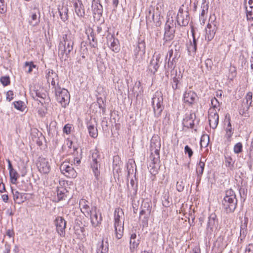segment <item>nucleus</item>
<instances>
[{"label":"nucleus","mask_w":253,"mask_h":253,"mask_svg":"<svg viewBox=\"0 0 253 253\" xmlns=\"http://www.w3.org/2000/svg\"><path fill=\"white\" fill-rule=\"evenodd\" d=\"M54 92L57 101L61 104V106L64 108L69 104L70 102V95L68 90L64 88H61L53 90Z\"/></svg>","instance_id":"5"},{"label":"nucleus","mask_w":253,"mask_h":253,"mask_svg":"<svg viewBox=\"0 0 253 253\" xmlns=\"http://www.w3.org/2000/svg\"><path fill=\"white\" fill-rule=\"evenodd\" d=\"M101 158L99 152L96 149L93 151L90 158L91 169L96 180H99L100 178V163Z\"/></svg>","instance_id":"3"},{"label":"nucleus","mask_w":253,"mask_h":253,"mask_svg":"<svg viewBox=\"0 0 253 253\" xmlns=\"http://www.w3.org/2000/svg\"><path fill=\"white\" fill-rule=\"evenodd\" d=\"M217 27L216 22L213 21L210 23H208L206 28V39L208 41H211L214 38L216 33Z\"/></svg>","instance_id":"11"},{"label":"nucleus","mask_w":253,"mask_h":253,"mask_svg":"<svg viewBox=\"0 0 253 253\" xmlns=\"http://www.w3.org/2000/svg\"><path fill=\"white\" fill-rule=\"evenodd\" d=\"M179 83V80L178 78L176 76L172 78V81L171 82L172 88L174 90L179 88L178 84Z\"/></svg>","instance_id":"45"},{"label":"nucleus","mask_w":253,"mask_h":253,"mask_svg":"<svg viewBox=\"0 0 253 253\" xmlns=\"http://www.w3.org/2000/svg\"><path fill=\"white\" fill-rule=\"evenodd\" d=\"M163 205L165 207H169L170 205V203L169 201V196L168 193H165L162 198Z\"/></svg>","instance_id":"44"},{"label":"nucleus","mask_w":253,"mask_h":253,"mask_svg":"<svg viewBox=\"0 0 253 253\" xmlns=\"http://www.w3.org/2000/svg\"><path fill=\"white\" fill-rule=\"evenodd\" d=\"M58 10L61 19L64 22L67 21L68 19V8L67 6L59 5L58 7Z\"/></svg>","instance_id":"26"},{"label":"nucleus","mask_w":253,"mask_h":253,"mask_svg":"<svg viewBox=\"0 0 253 253\" xmlns=\"http://www.w3.org/2000/svg\"><path fill=\"white\" fill-rule=\"evenodd\" d=\"M68 191L64 187L58 188L57 190V197L59 201L65 200L67 196Z\"/></svg>","instance_id":"34"},{"label":"nucleus","mask_w":253,"mask_h":253,"mask_svg":"<svg viewBox=\"0 0 253 253\" xmlns=\"http://www.w3.org/2000/svg\"><path fill=\"white\" fill-rule=\"evenodd\" d=\"M189 14L187 11H185L184 14H177L176 21L180 26H187L189 22Z\"/></svg>","instance_id":"18"},{"label":"nucleus","mask_w":253,"mask_h":253,"mask_svg":"<svg viewBox=\"0 0 253 253\" xmlns=\"http://www.w3.org/2000/svg\"><path fill=\"white\" fill-rule=\"evenodd\" d=\"M154 16H155V14H154V10L153 9V10L149 9L148 10V12L146 13V16L147 23L148 22V21H151V20L154 21Z\"/></svg>","instance_id":"49"},{"label":"nucleus","mask_w":253,"mask_h":253,"mask_svg":"<svg viewBox=\"0 0 253 253\" xmlns=\"http://www.w3.org/2000/svg\"><path fill=\"white\" fill-rule=\"evenodd\" d=\"M192 32L193 38V41L192 42L190 41L189 43L187 45V50L189 55H191L192 53L194 54L197 50V41L193 30L192 31Z\"/></svg>","instance_id":"25"},{"label":"nucleus","mask_w":253,"mask_h":253,"mask_svg":"<svg viewBox=\"0 0 253 253\" xmlns=\"http://www.w3.org/2000/svg\"><path fill=\"white\" fill-rule=\"evenodd\" d=\"M251 106V103L246 104L243 103L240 109L239 110V114L243 116L245 118H248L250 117L249 109Z\"/></svg>","instance_id":"29"},{"label":"nucleus","mask_w":253,"mask_h":253,"mask_svg":"<svg viewBox=\"0 0 253 253\" xmlns=\"http://www.w3.org/2000/svg\"><path fill=\"white\" fill-rule=\"evenodd\" d=\"M205 166V163L204 162V161H203L202 160V159H201L198 166H197V169H196L197 176H198V178H199V181H200L201 176L203 173Z\"/></svg>","instance_id":"36"},{"label":"nucleus","mask_w":253,"mask_h":253,"mask_svg":"<svg viewBox=\"0 0 253 253\" xmlns=\"http://www.w3.org/2000/svg\"><path fill=\"white\" fill-rule=\"evenodd\" d=\"M244 253H253V244H250L247 246Z\"/></svg>","instance_id":"59"},{"label":"nucleus","mask_w":253,"mask_h":253,"mask_svg":"<svg viewBox=\"0 0 253 253\" xmlns=\"http://www.w3.org/2000/svg\"><path fill=\"white\" fill-rule=\"evenodd\" d=\"M30 17L31 19L29 20V23L31 26H35L40 23V15L39 13L37 14L36 12H31Z\"/></svg>","instance_id":"31"},{"label":"nucleus","mask_w":253,"mask_h":253,"mask_svg":"<svg viewBox=\"0 0 253 253\" xmlns=\"http://www.w3.org/2000/svg\"><path fill=\"white\" fill-rule=\"evenodd\" d=\"M209 142V137L207 135H203L201 139L200 144L202 147H207Z\"/></svg>","instance_id":"43"},{"label":"nucleus","mask_w":253,"mask_h":253,"mask_svg":"<svg viewBox=\"0 0 253 253\" xmlns=\"http://www.w3.org/2000/svg\"><path fill=\"white\" fill-rule=\"evenodd\" d=\"M237 205V199L234 191L232 189L225 191V196L222 200V207L227 213L233 212Z\"/></svg>","instance_id":"2"},{"label":"nucleus","mask_w":253,"mask_h":253,"mask_svg":"<svg viewBox=\"0 0 253 253\" xmlns=\"http://www.w3.org/2000/svg\"><path fill=\"white\" fill-rule=\"evenodd\" d=\"M152 141H153V140ZM160 146L161 145L159 142H158V145H157L155 143L153 142V141H151V147L152 148V150H153L154 148L155 149L154 152L155 154L158 156L159 155V149L160 148Z\"/></svg>","instance_id":"47"},{"label":"nucleus","mask_w":253,"mask_h":253,"mask_svg":"<svg viewBox=\"0 0 253 253\" xmlns=\"http://www.w3.org/2000/svg\"><path fill=\"white\" fill-rule=\"evenodd\" d=\"M13 93L11 90H8L6 93V99L10 101L13 99Z\"/></svg>","instance_id":"64"},{"label":"nucleus","mask_w":253,"mask_h":253,"mask_svg":"<svg viewBox=\"0 0 253 253\" xmlns=\"http://www.w3.org/2000/svg\"><path fill=\"white\" fill-rule=\"evenodd\" d=\"M109 41L111 42L110 48L114 52L117 53L120 50L119 42L117 39H116L114 36H111L109 39Z\"/></svg>","instance_id":"28"},{"label":"nucleus","mask_w":253,"mask_h":253,"mask_svg":"<svg viewBox=\"0 0 253 253\" xmlns=\"http://www.w3.org/2000/svg\"><path fill=\"white\" fill-rule=\"evenodd\" d=\"M71 128H72L71 125L69 124L66 125L63 128L64 133H65L67 134H69L71 132Z\"/></svg>","instance_id":"57"},{"label":"nucleus","mask_w":253,"mask_h":253,"mask_svg":"<svg viewBox=\"0 0 253 253\" xmlns=\"http://www.w3.org/2000/svg\"><path fill=\"white\" fill-rule=\"evenodd\" d=\"M211 104L213 107L212 109H215V108L217 107V105H218L219 102L215 97H213L211 99Z\"/></svg>","instance_id":"62"},{"label":"nucleus","mask_w":253,"mask_h":253,"mask_svg":"<svg viewBox=\"0 0 253 253\" xmlns=\"http://www.w3.org/2000/svg\"><path fill=\"white\" fill-rule=\"evenodd\" d=\"M161 55L160 53L155 52L148 65V69L151 73L154 74L159 69L162 62L161 60Z\"/></svg>","instance_id":"8"},{"label":"nucleus","mask_w":253,"mask_h":253,"mask_svg":"<svg viewBox=\"0 0 253 253\" xmlns=\"http://www.w3.org/2000/svg\"><path fill=\"white\" fill-rule=\"evenodd\" d=\"M89 216L91 220V223L93 227H96L101 223L102 221V216L101 213L96 211V207H93L91 208Z\"/></svg>","instance_id":"12"},{"label":"nucleus","mask_w":253,"mask_h":253,"mask_svg":"<svg viewBox=\"0 0 253 253\" xmlns=\"http://www.w3.org/2000/svg\"><path fill=\"white\" fill-rule=\"evenodd\" d=\"M30 93L32 98L36 100L39 101L42 103L39 99H44L46 97V94L42 92L40 90L37 89L35 86H30Z\"/></svg>","instance_id":"15"},{"label":"nucleus","mask_w":253,"mask_h":253,"mask_svg":"<svg viewBox=\"0 0 253 253\" xmlns=\"http://www.w3.org/2000/svg\"><path fill=\"white\" fill-rule=\"evenodd\" d=\"M152 106L155 116L159 117L164 109L163 95L161 91H157L152 98Z\"/></svg>","instance_id":"4"},{"label":"nucleus","mask_w":253,"mask_h":253,"mask_svg":"<svg viewBox=\"0 0 253 253\" xmlns=\"http://www.w3.org/2000/svg\"><path fill=\"white\" fill-rule=\"evenodd\" d=\"M14 107L19 110H22L23 102L21 101H16L13 103Z\"/></svg>","instance_id":"54"},{"label":"nucleus","mask_w":253,"mask_h":253,"mask_svg":"<svg viewBox=\"0 0 253 253\" xmlns=\"http://www.w3.org/2000/svg\"><path fill=\"white\" fill-rule=\"evenodd\" d=\"M0 11L1 13L5 11V3L4 0H0Z\"/></svg>","instance_id":"61"},{"label":"nucleus","mask_w":253,"mask_h":253,"mask_svg":"<svg viewBox=\"0 0 253 253\" xmlns=\"http://www.w3.org/2000/svg\"><path fill=\"white\" fill-rule=\"evenodd\" d=\"M184 183L183 180L178 181L176 183V189L178 192H182L184 190Z\"/></svg>","instance_id":"52"},{"label":"nucleus","mask_w":253,"mask_h":253,"mask_svg":"<svg viewBox=\"0 0 253 253\" xmlns=\"http://www.w3.org/2000/svg\"><path fill=\"white\" fill-rule=\"evenodd\" d=\"M39 171L41 173L47 174L50 170V166L49 163L45 159H42L38 166Z\"/></svg>","instance_id":"19"},{"label":"nucleus","mask_w":253,"mask_h":253,"mask_svg":"<svg viewBox=\"0 0 253 253\" xmlns=\"http://www.w3.org/2000/svg\"><path fill=\"white\" fill-rule=\"evenodd\" d=\"M165 30L164 40L166 42L172 40L174 37V29L170 26L169 21L166 23Z\"/></svg>","instance_id":"16"},{"label":"nucleus","mask_w":253,"mask_h":253,"mask_svg":"<svg viewBox=\"0 0 253 253\" xmlns=\"http://www.w3.org/2000/svg\"><path fill=\"white\" fill-rule=\"evenodd\" d=\"M61 172L69 178H75L77 172L67 162H63L60 167Z\"/></svg>","instance_id":"9"},{"label":"nucleus","mask_w":253,"mask_h":253,"mask_svg":"<svg viewBox=\"0 0 253 253\" xmlns=\"http://www.w3.org/2000/svg\"><path fill=\"white\" fill-rule=\"evenodd\" d=\"M168 56L169 58L168 61V67L170 69H174L175 67L174 65L175 64L176 60H174V59H172V58L173 57V51L172 49H170L168 51L167 56L166 57V61H167Z\"/></svg>","instance_id":"30"},{"label":"nucleus","mask_w":253,"mask_h":253,"mask_svg":"<svg viewBox=\"0 0 253 253\" xmlns=\"http://www.w3.org/2000/svg\"><path fill=\"white\" fill-rule=\"evenodd\" d=\"M2 252H0V253H9L10 251V246L6 243L3 248H2Z\"/></svg>","instance_id":"58"},{"label":"nucleus","mask_w":253,"mask_h":253,"mask_svg":"<svg viewBox=\"0 0 253 253\" xmlns=\"http://www.w3.org/2000/svg\"><path fill=\"white\" fill-rule=\"evenodd\" d=\"M183 124L185 127L188 128H193L194 126V121L190 118H186L184 119Z\"/></svg>","instance_id":"41"},{"label":"nucleus","mask_w":253,"mask_h":253,"mask_svg":"<svg viewBox=\"0 0 253 253\" xmlns=\"http://www.w3.org/2000/svg\"><path fill=\"white\" fill-rule=\"evenodd\" d=\"M202 12L201 13V17H204L206 14L207 13L209 9V2L207 0H203L201 5Z\"/></svg>","instance_id":"37"},{"label":"nucleus","mask_w":253,"mask_h":253,"mask_svg":"<svg viewBox=\"0 0 253 253\" xmlns=\"http://www.w3.org/2000/svg\"><path fill=\"white\" fill-rule=\"evenodd\" d=\"M219 120V116L216 110L210 109L209 111V122L210 127L213 129L216 128Z\"/></svg>","instance_id":"13"},{"label":"nucleus","mask_w":253,"mask_h":253,"mask_svg":"<svg viewBox=\"0 0 253 253\" xmlns=\"http://www.w3.org/2000/svg\"><path fill=\"white\" fill-rule=\"evenodd\" d=\"M36 65L33 62H26L24 66V70L27 73H31L33 68H36Z\"/></svg>","instance_id":"38"},{"label":"nucleus","mask_w":253,"mask_h":253,"mask_svg":"<svg viewBox=\"0 0 253 253\" xmlns=\"http://www.w3.org/2000/svg\"><path fill=\"white\" fill-rule=\"evenodd\" d=\"M9 176L11 182L12 184H16L19 176L18 172L15 169H13L9 171Z\"/></svg>","instance_id":"39"},{"label":"nucleus","mask_w":253,"mask_h":253,"mask_svg":"<svg viewBox=\"0 0 253 253\" xmlns=\"http://www.w3.org/2000/svg\"><path fill=\"white\" fill-rule=\"evenodd\" d=\"M80 208L82 212L86 216L89 215L91 210L90 209L89 202L85 199H82L79 203Z\"/></svg>","instance_id":"21"},{"label":"nucleus","mask_w":253,"mask_h":253,"mask_svg":"<svg viewBox=\"0 0 253 253\" xmlns=\"http://www.w3.org/2000/svg\"><path fill=\"white\" fill-rule=\"evenodd\" d=\"M13 196V200L14 202L18 204L23 203L26 199L25 196L26 194L20 193L18 191L15 190L11 188Z\"/></svg>","instance_id":"20"},{"label":"nucleus","mask_w":253,"mask_h":253,"mask_svg":"<svg viewBox=\"0 0 253 253\" xmlns=\"http://www.w3.org/2000/svg\"><path fill=\"white\" fill-rule=\"evenodd\" d=\"M55 222L57 232L61 237H64L65 235V229L66 228V222L62 217H57Z\"/></svg>","instance_id":"14"},{"label":"nucleus","mask_w":253,"mask_h":253,"mask_svg":"<svg viewBox=\"0 0 253 253\" xmlns=\"http://www.w3.org/2000/svg\"><path fill=\"white\" fill-rule=\"evenodd\" d=\"M87 128L89 135L93 138H96L98 136V130L91 123H88L87 124Z\"/></svg>","instance_id":"33"},{"label":"nucleus","mask_w":253,"mask_h":253,"mask_svg":"<svg viewBox=\"0 0 253 253\" xmlns=\"http://www.w3.org/2000/svg\"><path fill=\"white\" fill-rule=\"evenodd\" d=\"M225 118L228 120V124L226 128V135L227 140L229 142L231 141V137L233 134V130L232 128V126L230 122V117L229 114H227L225 116Z\"/></svg>","instance_id":"27"},{"label":"nucleus","mask_w":253,"mask_h":253,"mask_svg":"<svg viewBox=\"0 0 253 253\" xmlns=\"http://www.w3.org/2000/svg\"><path fill=\"white\" fill-rule=\"evenodd\" d=\"M197 99V94L193 91L186 90L184 93V103L188 106H192L196 102Z\"/></svg>","instance_id":"10"},{"label":"nucleus","mask_w":253,"mask_h":253,"mask_svg":"<svg viewBox=\"0 0 253 253\" xmlns=\"http://www.w3.org/2000/svg\"><path fill=\"white\" fill-rule=\"evenodd\" d=\"M153 162H151L149 164V168H150V172L152 174H155L157 172V168L155 166V163L154 162V159L152 160Z\"/></svg>","instance_id":"50"},{"label":"nucleus","mask_w":253,"mask_h":253,"mask_svg":"<svg viewBox=\"0 0 253 253\" xmlns=\"http://www.w3.org/2000/svg\"><path fill=\"white\" fill-rule=\"evenodd\" d=\"M120 216L119 214V211L117 210L115 211L114 213V227L115 229V235L118 239L122 238L124 233V227L122 226L120 222Z\"/></svg>","instance_id":"7"},{"label":"nucleus","mask_w":253,"mask_h":253,"mask_svg":"<svg viewBox=\"0 0 253 253\" xmlns=\"http://www.w3.org/2000/svg\"><path fill=\"white\" fill-rule=\"evenodd\" d=\"M45 78L48 84H50L52 86V89L58 88L59 77L58 74L52 69H48L45 71Z\"/></svg>","instance_id":"6"},{"label":"nucleus","mask_w":253,"mask_h":253,"mask_svg":"<svg viewBox=\"0 0 253 253\" xmlns=\"http://www.w3.org/2000/svg\"><path fill=\"white\" fill-rule=\"evenodd\" d=\"M252 98H253V93L252 92H249L247 93L246 96L245 97L246 101H243V103L246 104L247 103L250 104L251 103V105L252 103Z\"/></svg>","instance_id":"51"},{"label":"nucleus","mask_w":253,"mask_h":253,"mask_svg":"<svg viewBox=\"0 0 253 253\" xmlns=\"http://www.w3.org/2000/svg\"><path fill=\"white\" fill-rule=\"evenodd\" d=\"M0 82L4 86L9 85L10 83V78L7 76L1 77L0 79Z\"/></svg>","instance_id":"46"},{"label":"nucleus","mask_w":253,"mask_h":253,"mask_svg":"<svg viewBox=\"0 0 253 253\" xmlns=\"http://www.w3.org/2000/svg\"><path fill=\"white\" fill-rule=\"evenodd\" d=\"M145 48L146 45L144 40L139 38L138 41L137 46L134 50V55L135 58H137V56L139 52H141L143 55L145 53Z\"/></svg>","instance_id":"22"},{"label":"nucleus","mask_w":253,"mask_h":253,"mask_svg":"<svg viewBox=\"0 0 253 253\" xmlns=\"http://www.w3.org/2000/svg\"><path fill=\"white\" fill-rule=\"evenodd\" d=\"M243 151V145L241 142L236 143L234 147V152L235 154H239Z\"/></svg>","instance_id":"48"},{"label":"nucleus","mask_w":253,"mask_h":253,"mask_svg":"<svg viewBox=\"0 0 253 253\" xmlns=\"http://www.w3.org/2000/svg\"><path fill=\"white\" fill-rule=\"evenodd\" d=\"M108 248L107 247L105 248H104L103 242L102 241L100 248L98 249L97 253H108Z\"/></svg>","instance_id":"53"},{"label":"nucleus","mask_w":253,"mask_h":253,"mask_svg":"<svg viewBox=\"0 0 253 253\" xmlns=\"http://www.w3.org/2000/svg\"><path fill=\"white\" fill-rule=\"evenodd\" d=\"M120 163H121V162L119 160V157L118 156L114 157L113 164L114 173L116 172L119 174L121 172Z\"/></svg>","instance_id":"35"},{"label":"nucleus","mask_w":253,"mask_h":253,"mask_svg":"<svg viewBox=\"0 0 253 253\" xmlns=\"http://www.w3.org/2000/svg\"><path fill=\"white\" fill-rule=\"evenodd\" d=\"M74 36L70 31L63 34L58 45V56L62 61H66L73 49Z\"/></svg>","instance_id":"1"},{"label":"nucleus","mask_w":253,"mask_h":253,"mask_svg":"<svg viewBox=\"0 0 253 253\" xmlns=\"http://www.w3.org/2000/svg\"><path fill=\"white\" fill-rule=\"evenodd\" d=\"M184 152L186 154H188L189 158L192 157L193 154L192 150L188 145L185 146Z\"/></svg>","instance_id":"56"},{"label":"nucleus","mask_w":253,"mask_h":253,"mask_svg":"<svg viewBox=\"0 0 253 253\" xmlns=\"http://www.w3.org/2000/svg\"><path fill=\"white\" fill-rule=\"evenodd\" d=\"M144 207H147V211H146L145 210H142L140 212V216H142L144 214H145L146 212L148 213V214H150L151 212V210L149 209V205L148 203H146L144 204Z\"/></svg>","instance_id":"55"},{"label":"nucleus","mask_w":253,"mask_h":253,"mask_svg":"<svg viewBox=\"0 0 253 253\" xmlns=\"http://www.w3.org/2000/svg\"><path fill=\"white\" fill-rule=\"evenodd\" d=\"M92 10L94 14L100 15L102 13V6L98 1L93 0L92 4Z\"/></svg>","instance_id":"32"},{"label":"nucleus","mask_w":253,"mask_h":253,"mask_svg":"<svg viewBox=\"0 0 253 253\" xmlns=\"http://www.w3.org/2000/svg\"><path fill=\"white\" fill-rule=\"evenodd\" d=\"M74 8L76 13L79 17H84V9L81 0H78V2L74 3Z\"/></svg>","instance_id":"23"},{"label":"nucleus","mask_w":253,"mask_h":253,"mask_svg":"<svg viewBox=\"0 0 253 253\" xmlns=\"http://www.w3.org/2000/svg\"><path fill=\"white\" fill-rule=\"evenodd\" d=\"M226 166L227 167L232 168L233 167L234 162L233 161L231 158H226V160L225 161Z\"/></svg>","instance_id":"60"},{"label":"nucleus","mask_w":253,"mask_h":253,"mask_svg":"<svg viewBox=\"0 0 253 253\" xmlns=\"http://www.w3.org/2000/svg\"><path fill=\"white\" fill-rule=\"evenodd\" d=\"M88 39L90 41H92V42H90V45L92 47H96L97 46V40L95 38L94 33L92 31L89 35H88Z\"/></svg>","instance_id":"40"},{"label":"nucleus","mask_w":253,"mask_h":253,"mask_svg":"<svg viewBox=\"0 0 253 253\" xmlns=\"http://www.w3.org/2000/svg\"><path fill=\"white\" fill-rule=\"evenodd\" d=\"M218 225V220L215 213H212L209 217L208 221L207 224L206 230L208 232H211L213 229Z\"/></svg>","instance_id":"17"},{"label":"nucleus","mask_w":253,"mask_h":253,"mask_svg":"<svg viewBox=\"0 0 253 253\" xmlns=\"http://www.w3.org/2000/svg\"><path fill=\"white\" fill-rule=\"evenodd\" d=\"M246 235V229L245 228L241 227L240 230V239L241 240H243L244 239Z\"/></svg>","instance_id":"63"},{"label":"nucleus","mask_w":253,"mask_h":253,"mask_svg":"<svg viewBox=\"0 0 253 253\" xmlns=\"http://www.w3.org/2000/svg\"><path fill=\"white\" fill-rule=\"evenodd\" d=\"M137 236L135 233H133L131 235L129 241L130 244V251L131 253H133L134 250L138 247L140 240L139 239H136Z\"/></svg>","instance_id":"24"},{"label":"nucleus","mask_w":253,"mask_h":253,"mask_svg":"<svg viewBox=\"0 0 253 253\" xmlns=\"http://www.w3.org/2000/svg\"><path fill=\"white\" fill-rule=\"evenodd\" d=\"M246 15L247 20H253V7L250 6L249 8L248 9L247 7H246Z\"/></svg>","instance_id":"42"}]
</instances>
